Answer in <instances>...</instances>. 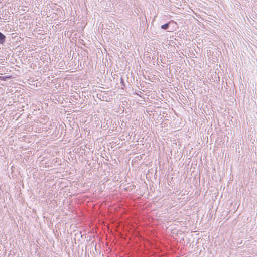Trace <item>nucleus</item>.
Here are the masks:
<instances>
[{
  "instance_id": "f257e3e1",
  "label": "nucleus",
  "mask_w": 257,
  "mask_h": 257,
  "mask_svg": "<svg viewBox=\"0 0 257 257\" xmlns=\"http://www.w3.org/2000/svg\"><path fill=\"white\" fill-rule=\"evenodd\" d=\"M6 39V36L2 34L1 32H0V44H3Z\"/></svg>"
},
{
  "instance_id": "f03ea898",
  "label": "nucleus",
  "mask_w": 257,
  "mask_h": 257,
  "mask_svg": "<svg viewBox=\"0 0 257 257\" xmlns=\"http://www.w3.org/2000/svg\"><path fill=\"white\" fill-rule=\"evenodd\" d=\"M169 24L170 23H167L165 24H164L163 25H162L161 26V28L162 29H164V30H166L168 28L169 26Z\"/></svg>"
},
{
  "instance_id": "7ed1b4c3",
  "label": "nucleus",
  "mask_w": 257,
  "mask_h": 257,
  "mask_svg": "<svg viewBox=\"0 0 257 257\" xmlns=\"http://www.w3.org/2000/svg\"><path fill=\"white\" fill-rule=\"evenodd\" d=\"M0 79L4 80V77H2L0 76Z\"/></svg>"
}]
</instances>
